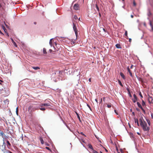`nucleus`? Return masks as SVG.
<instances>
[{
	"mask_svg": "<svg viewBox=\"0 0 153 153\" xmlns=\"http://www.w3.org/2000/svg\"><path fill=\"white\" fill-rule=\"evenodd\" d=\"M140 124L142 128L143 129L144 131L148 132L150 129V128L148 126L147 124L145 121L142 117H141L139 120Z\"/></svg>",
	"mask_w": 153,
	"mask_h": 153,
	"instance_id": "nucleus-1",
	"label": "nucleus"
},
{
	"mask_svg": "<svg viewBox=\"0 0 153 153\" xmlns=\"http://www.w3.org/2000/svg\"><path fill=\"white\" fill-rule=\"evenodd\" d=\"M3 145H0V153H9V150L6 149L5 145L4 146Z\"/></svg>",
	"mask_w": 153,
	"mask_h": 153,
	"instance_id": "nucleus-2",
	"label": "nucleus"
},
{
	"mask_svg": "<svg viewBox=\"0 0 153 153\" xmlns=\"http://www.w3.org/2000/svg\"><path fill=\"white\" fill-rule=\"evenodd\" d=\"M73 30L75 33L76 36V37H77L78 36V30L77 29V28L76 26V25H75L74 22H73Z\"/></svg>",
	"mask_w": 153,
	"mask_h": 153,
	"instance_id": "nucleus-3",
	"label": "nucleus"
},
{
	"mask_svg": "<svg viewBox=\"0 0 153 153\" xmlns=\"http://www.w3.org/2000/svg\"><path fill=\"white\" fill-rule=\"evenodd\" d=\"M0 136H1L3 138V144L4 145L5 144L4 140L7 137L2 131H1L0 132Z\"/></svg>",
	"mask_w": 153,
	"mask_h": 153,
	"instance_id": "nucleus-4",
	"label": "nucleus"
},
{
	"mask_svg": "<svg viewBox=\"0 0 153 153\" xmlns=\"http://www.w3.org/2000/svg\"><path fill=\"white\" fill-rule=\"evenodd\" d=\"M148 100L149 103L151 104L152 103L153 98L152 97H150L148 95Z\"/></svg>",
	"mask_w": 153,
	"mask_h": 153,
	"instance_id": "nucleus-5",
	"label": "nucleus"
},
{
	"mask_svg": "<svg viewBox=\"0 0 153 153\" xmlns=\"http://www.w3.org/2000/svg\"><path fill=\"white\" fill-rule=\"evenodd\" d=\"M74 8L76 10H77L79 9V5L78 4H76L74 6Z\"/></svg>",
	"mask_w": 153,
	"mask_h": 153,
	"instance_id": "nucleus-6",
	"label": "nucleus"
},
{
	"mask_svg": "<svg viewBox=\"0 0 153 153\" xmlns=\"http://www.w3.org/2000/svg\"><path fill=\"white\" fill-rule=\"evenodd\" d=\"M50 105L49 103H42V104L39 106L42 107L43 106H50Z\"/></svg>",
	"mask_w": 153,
	"mask_h": 153,
	"instance_id": "nucleus-7",
	"label": "nucleus"
},
{
	"mask_svg": "<svg viewBox=\"0 0 153 153\" xmlns=\"http://www.w3.org/2000/svg\"><path fill=\"white\" fill-rule=\"evenodd\" d=\"M7 147L8 149H9L10 148L11 146V144L9 142L8 140H7Z\"/></svg>",
	"mask_w": 153,
	"mask_h": 153,
	"instance_id": "nucleus-8",
	"label": "nucleus"
},
{
	"mask_svg": "<svg viewBox=\"0 0 153 153\" xmlns=\"http://www.w3.org/2000/svg\"><path fill=\"white\" fill-rule=\"evenodd\" d=\"M127 69L128 72L130 74V76L131 77H133L132 74L130 70V69L129 67H128L127 68Z\"/></svg>",
	"mask_w": 153,
	"mask_h": 153,
	"instance_id": "nucleus-9",
	"label": "nucleus"
},
{
	"mask_svg": "<svg viewBox=\"0 0 153 153\" xmlns=\"http://www.w3.org/2000/svg\"><path fill=\"white\" fill-rule=\"evenodd\" d=\"M11 40H12V43H13V45L16 47H17V46L16 43V42L14 41V40H13V39H11Z\"/></svg>",
	"mask_w": 153,
	"mask_h": 153,
	"instance_id": "nucleus-10",
	"label": "nucleus"
},
{
	"mask_svg": "<svg viewBox=\"0 0 153 153\" xmlns=\"http://www.w3.org/2000/svg\"><path fill=\"white\" fill-rule=\"evenodd\" d=\"M120 75L123 79H125V76L122 73L120 72Z\"/></svg>",
	"mask_w": 153,
	"mask_h": 153,
	"instance_id": "nucleus-11",
	"label": "nucleus"
},
{
	"mask_svg": "<svg viewBox=\"0 0 153 153\" xmlns=\"http://www.w3.org/2000/svg\"><path fill=\"white\" fill-rule=\"evenodd\" d=\"M32 68L35 70H37L40 69V68L38 67L33 66L32 67Z\"/></svg>",
	"mask_w": 153,
	"mask_h": 153,
	"instance_id": "nucleus-12",
	"label": "nucleus"
},
{
	"mask_svg": "<svg viewBox=\"0 0 153 153\" xmlns=\"http://www.w3.org/2000/svg\"><path fill=\"white\" fill-rule=\"evenodd\" d=\"M137 103L138 105V106L140 109H141L142 108V106L138 102H137Z\"/></svg>",
	"mask_w": 153,
	"mask_h": 153,
	"instance_id": "nucleus-13",
	"label": "nucleus"
},
{
	"mask_svg": "<svg viewBox=\"0 0 153 153\" xmlns=\"http://www.w3.org/2000/svg\"><path fill=\"white\" fill-rule=\"evenodd\" d=\"M116 47L117 48H121V47L120 45L119 44H117L116 45Z\"/></svg>",
	"mask_w": 153,
	"mask_h": 153,
	"instance_id": "nucleus-14",
	"label": "nucleus"
},
{
	"mask_svg": "<svg viewBox=\"0 0 153 153\" xmlns=\"http://www.w3.org/2000/svg\"><path fill=\"white\" fill-rule=\"evenodd\" d=\"M56 92L58 93L57 94L58 95H59L60 92H61V90L60 89H57Z\"/></svg>",
	"mask_w": 153,
	"mask_h": 153,
	"instance_id": "nucleus-15",
	"label": "nucleus"
},
{
	"mask_svg": "<svg viewBox=\"0 0 153 153\" xmlns=\"http://www.w3.org/2000/svg\"><path fill=\"white\" fill-rule=\"evenodd\" d=\"M43 53L44 54H46L47 53L46 49L44 48H43Z\"/></svg>",
	"mask_w": 153,
	"mask_h": 153,
	"instance_id": "nucleus-16",
	"label": "nucleus"
},
{
	"mask_svg": "<svg viewBox=\"0 0 153 153\" xmlns=\"http://www.w3.org/2000/svg\"><path fill=\"white\" fill-rule=\"evenodd\" d=\"M142 100V105L143 106H144L146 105V104L145 102L142 99H141Z\"/></svg>",
	"mask_w": 153,
	"mask_h": 153,
	"instance_id": "nucleus-17",
	"label": "nucleus"
},
{
	"mask_svg": "<svg viewBox=\"0 0 153 153\" xmlns=\"http://www.w3.org/2000/svg\"><path fill=\"white\" fill-rule=\"evenodd\" d=\"M134 120L135 123H137V125H138V126H139V123L137 119H136L135 118Z\"/></svg>",
	"mask_w": 153,
	"mask_h": 153,
	"instance_id": "nucleus-18",
	"label": "nucleus"
},
{
	"mask_svg": "<svg viewBox=\"0 0 153 153\" xmlns=\"http://www.w3.org/2000/svg\"><path fill=\"white\" fill-rule=\"evenodd\" d=\"M75 113L77 116V117H78V119H79V121H81V120H80V117L79 115V114L76 112H75Z\"/></svg>",
	"mask_w": 153,
	"mask_h": 153,
	"instance_id": "nucleus-19",
	"label": "nucleus"
},
{
	"mask_svg": "<svg viewBox=\"0 0 153 153\" xmlns=\"http://www.w3.org/2000/svg\"><path fill=\"white\" fill-rule=\"evenodd\" d=\"M88 146L89 148H90V149H92V150H94L93 149L92 146L91 144H89L88 145Z\"/></svg>",
	"mask_w": 153,
	"mask_h": 153,
	"instance_id": "nucleus-20",
	"label": "nucleus"
},
{
	"mask_svg": "<svg viewBox=\"0 0 153 153\" xmlns=\"http://www.w3.org/2000/svg\"><path fill=\"white\" fill-rule=\"evenodd\" d=\"M40 141L41 142V143L42 144H43L44 143V141L42 138H41L40 139Z\"/></svg>",
	"mask_w": 153,
	"mask_h": 153,
	"instance_id": "nucleus-21",
	"label": "nucleus"
},
{
	"mask_svg": "<svg viewBox=\"0 0 153 153\" xmlns=\"http://www.w3.org/2000/svg\"><path fill=\"white\" fill-rule=\"evenodd\" d=\"M52 39H51L49 42V44L50 46L51 47L52 46Z\"/></svg>",
	"mask_w": 153,
	"mask_h": 153,
	"instance_id": "nucleus-22",
	"label": "nucleus"
},
{
	"mask_svg": "<svg viewBox=\"0 0 153 153\" xmlns=\"http://www.w3.org/2000/svg\"><path fill=\"white\" fill-rule=\"evenodd\" d=\"M146 121H147V122L148 123L149 125V126H150V121L148 119H146Z\"/></svg>",
	"mask_w": 153,
	"mask_h": 153,
	"instance_id": "nucleus-23",
	"label": "nucleus"
},
{
	"mask_svg": "<svg viewBox=\"0 0 153 153\" xmlns=\"http://www.w3.org/2000/svg\"><path fill=\"white\" fill-rule=\"evenodd\" d=\"M125 34L126 36V37H125L126 38H127V37H128V36H127V30L125 31Z\"/></svg>",
	"mask_w": 153,
	"mask_h": 153,
	"instance_id": "nucleus-24",
	"label": "nucleus"
},
{
	"mask_svg": "<svg viewBox=\"0 0 153 153\" xmlns=\"http://www.w3.org/2000/svg\"><path fill=\"white\" fill-rule=\"evenodd\" d=\"M96 7L97 9V11L98 12H99V11H100L99 9V8L97 4H96Z\"/></svg>",
	"mask_w": 153,
	"mask_h": 153,
	"instance_id": "nucleus-25",
	"label": "nucleus"
},
{
	"mask_svg": "<svg viewBox=\"0 0 153 153\" xmlns=\"http://www.w3.org/2000/svg\"><path fill=\"white\" fill-rule=\"evenodd\" d=\"M18 107H17L16 109V113L17 115H18Z\"/></svg>",
	"mask_w": 153,
	"mask_h": 153,
	"instance_id": "nucleus-26",
	"label": "nucleus"
},
{
	"mask_svg": "<svg viewBox=\"0 0 153 153\" xmlns=\"http://www.w3.org/2000/svg\"><path fill=\"white\" fill-rule=\"evenodd\" d=\"M39 109L42 111H45V108H39Z\"/></svg>",
	"mask_w": 153,
	"mask_h": 153,
	"instance_id": "nucleus-27",
	"label": "nucleus"
},
{
	"mask_svg": "<svg viewBox=\"0 0 153 153\" xmlns=\"http://www.w3.org/2000/svg\"><path fill=\"white\" fill-rule=\"evenodd\" d=\"M118 83L121 86H122V87L123 86V85L122 83H121V82L119 80L118 81Z\"/></svg>",
	"mask_w": 153,
	"mask_h": 153,
	"instance_id": "nucleus-28",
	"label": "nucleus"
},
{
	"mask_svg": "<svg viewBox=\"0 0 153 153\" xmlns=\"http://www.w3.org/2000/svg\"><path fill=\"white\" fill-rule=\"evenodd\" d=\"M9 100H8V99H6L5 101H4V102L5 103H9Z\"/></svg>",
	"mask_w": 153,
	"mask_h": 153,
	"instance_id": "nucleus-29",
	"label": "nucleus"
},
{
	"mask_svg": "<svg viewBox=\"0 0 153 153\" xmlns=\"http://www.w3.org/2000/svg\"><path fill=\"white\" fill-rule=\"evenodd\" d=\"M107 106V107L108 108H111V103L108 104Z\"/></svg>",
	"mask_w": 153,
	"mask_h": 153,
	"instance_id": "nucleus-30",
	"label": "nucleus"
},
{
	"mask_svg": "<svg viewBox=\"0 0 153 153\" xmlns=\"http://www.w3.org/2000/svg\"><path fill=\"white\" fill-rule=\"evenodd\" d=\"M137 79L140 81L143 82V79L142 78L140 77H137Z\"/></svg>",
	"mask_w": 153,
	"mask_h": 153,
	"instance_id": "nucleus-31",
	"label": "nucleus"
},
{
	"mask_svg": "<svg viewBox=\"0 0 153 153\" xmlns=\"http://www.w3.org/2000/svg\"><path fill=\"white\" fill-rule=\"evenodd\" d=\"M139 94L141 98H143V96L141 94V92L140 91L139 92Z\"/></svg>",
	"mask_w": 153,
	"mask_h": 153,
	"instance_id": "nucleus-32",
	"label": "nucleus"
},
{
	"mask_svg": "<svg viewBox=\"0 0 153 153\" xmlns=\"http://www.w3.org/2000/svg\"><path fill=\"white\" fill-rule=\"evenodd\" d=\"M33 107V106L31 105H30L28 108V110H30Z\"/></svg>",
	"mask_w": 153,
	"mask_h": 153,
	"instance_id": "nucleus-33",
	"label": "nucleus"
},
{
	"mask_svg": "<svg viewBox=\"0 0 153 153\" xmlns=\"http://www.w3.org/2000/svg\"><path fill=\"white\" fill-rule=\"evenodd\" d=\"M141 109L143 111V113L144 114H145L146 113V112H145V111L144 110V109L142 107V108Z\"/></svg>",
	"mask_w": 153,
	"mask_h": 153,
	"instance_id": "nucleus-34",
	"label": "nucleus"
},
{
	"mask_svg": "<svg viewBox=\"0 0 153 153\" xmlns=\"http://www.w3.org/2000/svg\"><path fill=\"white\" fill-rule=\"evenodd\" d=\"M134 102H135L137 100V99H134L132 100Z\"/></svg>",
	"mask_w": 153,
	"mask_h": 153,
	"instance_id": "nucleus-35",
	"label": "nucleus"
},
{
	"mask_svg": "<svg viewBox=\"0 0 153 153\" xmlns=\"http://www.w3.org/2000/svg\"><path fill=\"white\" fill-rule=\"evenodd\" d=\"M148 16H150L152 14H151V12H150V11H149V13H148Z\"/></svg>",
	"mask_w": 153,
	"mask_h": 153,
	"instance_id": "nucleus-36",
	"label": "nucleus"
},
{
	"mask_svg": "<svg viewBox=\"0 0 153 153\" xmlns=\"http://www.w3.org/2000/svg\"><path fill=\"white\" fill-rule=\"evenodd\" d=\"M133 5L134 6H135L136 5V4L134 1L133 2Z\"/></svg>",
	"mask_w": 153,
	"mask_h": 153,
	"instance_id": "nucleus-37",
	"label": "nucleus"
},
{
	"mask_svg": "<svg viewBox=\"0 0 153 153\" xmlns=\"http://www.w3.org/2000/svg\"><path fill=\"white\" fill-rule=\"evenodd\" d=\"M2 28L4 30V31L5 32H6V30L5 27L4 26H2Z\"/></svg>",
	"mask_w": 153,
	"mask_h": 153,
	"instance_id": "nucleus-38",
	"label": "nucleus"
},
{
	"mask_svg": "<svg viewBox=\"0 0 153 153\" xmlns=\"http://www.w3.org/2000/svg\"><path fill=\"white\" fill-rule=\"evenodd\" d=\"M74 18L75 20H76L78 19V17L74 15Z\"/></svg>",
	"mask_w": 153,
	"mask_h": 153,
	"instance_id": "nucleus-39",
	"label": "nucleus"
},
{
	"mask_svg": "<svg viewBox=\"0 0 153 153\" xmlns=\"http://www.w3.org/2000/svg\"><path fill=\"white\" fill-rule=\"evenodd\" d=\"M134 97V99H137V97L136 96V95L135 94H134L133 95Z\"/></svg>",
	"mask_w": 153,
	"mask_h": 153,
	"instance_id": "nucleus-40",
	"label": "nucleus"
},
{
	"mask_svg": "<svg viewBox=\"0 0 153 153\" xmlns=\"http://www.w3.org/2000/svg\"><path fill=\"white\" fill-rule=\"evenodd\" d=\"M45 148H46V149H47L48 150H50H50H51V149H50L49 147H45Z\"/></svg>",
	"mask_w": 153,
	"mask_h": 153,
	"instance_id": "nucleus-41",
	"label": "nucleus"
},
{
	"mask_svg": "<svg viewBox=\"0 0 153 153\" xmlns=\"http://www.w3.org/2000/svg\"><path fill=\"white\" fill-rule=\"evenodd\" d=\"M93 152L94 153H98L97 151H96L94 150H93Z\"/></svg>",
	"mask_w": 153,
	"mask_h": 153,
	"instance_id": "nucleus-42",
	"label": "nucleus"
},
{
	"mask_svg": "<svg viewBox=\"0 0 153 153\" xmlns=\"http://www.w3.org/2000/svg\"><path fill=\"white\" fill-rule=\"evenodd\" d=\"M45 145L46 146H49V144L48 143H47V142H45Z\"/></svg>",
	"mask_w": 153,
	"mask_h": 153,
	"instance_id": "nucleus-43",
	"label": "nucleus"
},
{
	"mask_svg": "<svg viewBox=\"0 0 153 153\" xmlns=\"http://www.w3.org/2000/svg\"><path fill=\"white\" fill-rule=\"evenodd\" d=\"M82 135H83L84 136H85L86 137V136L82 132H81L80 133Z\"/></svg>",
	"mask_w": 153,
	"mask_h": 153,
	"instance_id": "nucleus-44",
	"label": "nucleus"
},
{
	"mask_svg": "<svg viewBox=\"0 0 153 153\" xmlns=\"http://www.w3.org/2000/svg\"><path fill=\"white\" fill-rule=\"evenodd\" d=\"M87 105L89 107V108H90V109L91 110V107H90V106H89V105H88V104H87Z\"/></svg>",
	"mask_w": 153,
	"mask_h": 153,
	"instance_id": "nucleus-45",
	"label": "nucleus"
},
{
	"mask_svg": "<svg viewBox=\"0 0 153 153\" xmlns=\"http://www.w3.org/2000/svg\"><path fill=\"white\" fill-rule=\"evenodd\" d=\"M53 51L52 49H49V52L50 53H51Z\"/></svg>",
	"mask_w": 153,
	"mask_h": 153,
	"instance_id": "nucleus-46",
	"label": "nucleus"
},
{
	"mask_svg": "<svg viewBox=\"0 0 153 153\" xmlns=\"http://www.w3.org/2000/svg\"><path fill=\"white\" fill-rule=\"evenodd\" d=\"M55 45L56 46V47H57V48H58V47H59V46H56V45H57V43H56V42H55Z\"/></svg>",
	"mask_w": 153,
	"mask_h": 153,
	"instance_id": "nucleus-47",
	"label": "nucleus"
},
{
	"mask_svg": "<svg viewBox=\"0 0 153 153\" xmlns=\"http://www.w3.org/2000/svg\"><path fill=\"white\" fill-rule=\"evenodd\" d=\"M133 65H132L131 67H130V68H133Z\"/></svg>",
	"mask_w": 153,
	"mask_h": 153,
	"instance_id": "nucleus-48",
	"label": "nucleus"
},
{
	"mask_svg": "<svg viewBox=\"0 0 153 153\" xmlns=\"http://www.w3.org/2000/svg\"><path fill=\"white\" fill-rule=\"evenodd\" d=\"M89 81L90 82H91V78H89Z\"/></svg>",
	"mask_w": 153,
	"mask_h": 153,
	"instance_id": "nucleus-49",
	"label": "nucleus"
},
{
	"mask_svg": "<svg viewBox=\"0 0 153 153\" xmlns=\"http://www.w3.org/2000/svg\"><path fill=\"white\" fill-rule=\"evenodd\" d=\"M95 100L97 102V103H98V101H97V99H95Z\"/></svg>",
	"mask_w": 153,
	"mask_h": 153,
	"instance_id": "nucleus-50",
	"label": "nucleus"
},
{
	"mask_svg": "<svg viewBox=\"0 0 153 153\" xmlns=\"http://www.w3.org/2000/svg\"><path fill=\"white\" fill-rule=\"evenodd\" d=\"M129 42H131V39H129Z\"/></svg>",
	"mask_w": 153,
	"mask_h": 153,
	"instance_id": "nucleus-51",
	"label": "nucleus"
},
{
	"mask_svg": "<svg viewBox=\"0 0 153 153\" xmlns=\"http://www.w3.org/2000/svg\"><path fill=\"white\" fill-rule=\"evenodd\" d=\"M132 114L133 115H135L134 113V112H133L132 113Z\"/></svg>",
	"mask_w": 153,
	"mask_h": 153,
	"instance_id": "nucleus-52",
	"label": "nucleus"
},
{
	"mask_svg": "<svg viewBox=\"0 0 153 153\" xmlns=\"http://www.w3.org/2000/svg\"><path fill=\"white\" fill-rule=\"evenodd\" d=\"M103 30L104 31V32H106V30H105V29L104 28H103Z\"/></svg>",
	"mask_w": 153,
	"mask_h": 153,
	"instance_id": "nucleus-53",
	"label": "nucleus"
},
{
	"mask_svg": "<svg viewBox=\"0 0 153 153\" xmlns=\"http://www.w3.org/2000/svg\"><path fill=\"white\" fill-rule=\"evenodd\" d=\"M131 17L132 18H133L134 16H133V15H131Z\"/></svg>",
	"mask_w": 153,
	"mask_h": 153,
	"instance_id": "nucleus-54",
	"label": "nucleus"
},
{
	"mask_svg": "<svg viewBox=\"0 0 153 153\" xmlns=\"http://www.w3.org/2000/svg\"><path fill=\"white\" fill-rule=\"evenodd\" d=\"M137 134L138 135H140V133H139V132H137Z\"/></svg>",
	"mask_w": 153,
	"mask_h": 153,
	"instance_id": "nucleus-55",
	"label": "nucleus"
},
{
	"mask_svg": "<svg viewBox=\"0 0 153 153\" xmlns=\"http://www.w3.org/2000/svg\"><path fill=\"white\" fill-rule=\"evenodd\" d=\"M99 16H100H100H101V14H100V12H99Z\"/></svg>",
	"mask_w": 153,
	"mask_h": 153,
	"instance_id": "nucleus-56",
	"label": "nucleus"
},
{
	"mask_svg": "<svg viewBox=\"0 0 153 153\" xmlns=\"http://www.w3.org/2000/svg\"><path fill=\"white\" fill-rule=\"evenodd\" d=\"M34 24H35V25H36V22H34Z\"/></svg>",
	"mask_w": 153,
	"mask_h": 153,
	"instance_id": "nucleus-57",
	"label": "nucleus"
},
{
	"mask_svg": "<svg viewBox=\"0 0 153 153\" xmlns=\"http://www.w3.org/2000/svg\"><path fill=\"white\" fill-rule=\"evenodd\" d=\"M9 153H13L9 150Z\"/></svg>",
	"mask_w": 153,
	"mask_h": 153,
	"instance_id": "nucleus-58",
	"label": "nucleus"
},
{
	"mask_svg": "<svg viewBox=\"0 0 153 153\" xmlns=\"http://www.w3.org/2000/svg\"><path fill=\"white\" fill-rule=\"evenodd\" d=\"M102 102V99L101 98V101H100V103H101Z\"/></svg>",
	"mask_w": 153,
	"mask_h": 153,
	"instance_id": "nucleus-59",
	"label": "nucleus"
},
{
	"mask_svg": "<svg viewBox=\"0 0 153 153\" xmlns=\"http://www.w3.org/2000/svg\"><path fill=\"white\" fill-rule=\"evenodd\" d=\"M114 111H115V113H116V114H117V113L116 112V110H114Z\"/></svg>",
	"mask_w": 153,
	"mask_h": 153,
	"instance_id": "nucleus-60",
	"label": "nucleus"
},
{
	"mask_svg": "<svg viewBox=\"0 0 153 153\" xmlns=\"http://www.w3.org/2000/svg\"><path fill=\"white\" fill-rule=\"evenodd\" d=\"M152 30H153V26H152Z\"/></svg>",
	"mask_w": 153,
	"mask_h": 153,
	"instance_id": "nucleus-61",
	"label": "nucleus"
},
{
	"mask_svg": "<svg viewBox=\"0 0 153 153\" xmlns=\"http://www.w3.org/2000/svg\"><path fill=\"white\" fill-rule=\"evenodd\" d=\"M105 149V151H106V152H108V150H107L106 149Z\"/></svg>",
	"mask_w": 153,
	"mask_h": 153,
	"instance_id": "nucleus-62",
	"label": "nucleus"
},
{
	"mask_svg": "<svg viewBox=\"0 0 153 153\" xmlns=\"http://www.w3.org/2000/svg\"><path fill=\"white\" fill-rule=\"evenodd\" d=\"M0 33L1 34H3V33L1 32V31H0Z\"/></svg>",
	"mask_w": 153,
	"mask_h": 153,
	"instance_id": "nucleus-63",
	"label": "nucleus"
},
{
	"mask_svg": "<svg viewBox=\"0 0 153 153\" xmlns=\"http://www.w3.org/2000/svg\"><path fill=\"white\" fill-rule=\"evenodd\" d=\"M151 116H152V117H153V114H151Z\"/></svg>",
	"mask_w": 153,
	"mask_h": 153,
	"instance_id": "nucleus-64",
	"label": "nucleus"
}]
</instances>
